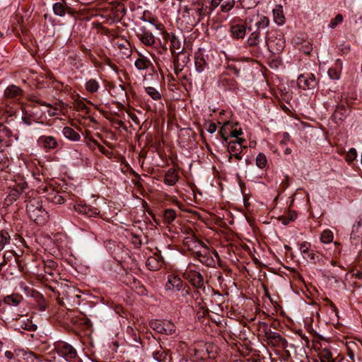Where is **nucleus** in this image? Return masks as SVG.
<instances>
[{"instance_id":"473e14b6","label":"nucleus","mask_w":362,"mask_h":362,"mask_svg":"<svg viewBox=\"0 0 362 362\" xmlns=\"http://www.w3.org/2000/svg\"><path fill=\"white\" fill-rule=\"evenodd\" d=\"M113 43L119 49H124L127 50V52H123L127 57H129L132 54V50L129 49L130 44L126 39H122L120 40L115 41L114 40Z\"/></svg>"},{"instance_id":"680f3d73","label":"nucleus","mask_w":362,"mask_h":362,"mask_svg":"<svg viewBox=\"0 0 362 362\" xmlns=\"http://www.w3.org/2000/svg\"><path fill=\"white\" fill-rule=\"evenodd\" d=\"M240 362H261L258 356L253 355L248 358H244Z\"/></svg>"},{"instance_id":"09e8293b","label":"nucleus","mask_w":362,"mask_h":362,"mask_svg":"<svg viewBox=\"0 0 362 362\" xmlns=\"http://www.w3.org/2000/svg\"><path fill=\"white\" fill-rule=\"evenodd\" d=\"M329 77L332 80H338L341 76V71L337 68L331 67L327 71Z\"/></svg>"},{"instance_id":"5701e85b","label":"nucleus","mask_w":362,"mask_h":362,"mask_svg":"<svg viewBox=\"0 0 362 362\" xmlns=\"http://www.w3.org/2000/svg\"><path fill=\"white\" fill-rule=\"evenodd\" d=\"M178 179L179 175L176 172V170L170 168L166 171L163 182L168 186H173L178 181Z\"/></svg>"},{"instance_id":"39448f33","label":"nucleus","mask_w":362,"mask_h":362,"mask_svg":"<svg viewBox=\"0 0 362 362\" xmlns=\"http://www.w3.org/2000/svg\"><path fill=\"white\" fill-rule=\"evenodd\" d=\"M183 278L187 280L194 288L205 289L204 279L200 272L194 269L186 270L183 273Z\"/></svg>"},{"instance_id":"dca6fc26","label":"nucleus","mask_w":362,"mask_h":362,"mask_svg":"<svg viewBox=\"0 0 362 362\" xmlns=\"http://www.w3.org/2000/svg\"><path fill=\"white\" fill-rule=\"evenodd\" d=\"M162 34L164 40L170 41V49L174 57L175 50L179 49L181 47V42L173 33H168L166 30H163Z\"/></svg>"},{"instance_id":"0eeeda50","label":"nucleus","mask_w":362,"mask_h":362,"mask_svg":"<svg viewBox=\"0 0 362 362\" xmlns=\"http://www.w3.org/2000/svg\"><path fill=\"white\" fill-rule=\"evenodd\" d=\"M297 83L303 90H311L317 87L318 81L312 73L300 74L297 79Z\"/></svg>"},{"instance_id":"052dcab7","label":"nucleus","mask_w":362,"mask_h":362,"mask_svg":"<svg viewBox=\"0 0 362 362\" xmlns=\"http://www.w3.org/2000/svg\"><path fill=\"white\" fill-rule=\"evenodd\" d=\"M243 134V132L242 129H233H233H230V130L229 136L231 137L238 138V137H239L240 135H242Z\"/></svg>"},{"instance_id":"a19ab883","label":"nucleus","mask_w":362,"mask_h":362,"mask_svg":"<svg viewBox=\"0 0 362 362\" xmlns=\"http://www.w3.org/2000/svg\"><path fill=\"white\" fill-rule=\"evenodd\" d=\"M165 321L161 320H153L149 322L150 327L158 333L161 334Z\"/></svg>"},{"instance_id":"3c124183","label":"nucleus","mask_w":362,"mask_h":362,"mask_svg":"<svg viewBox=\"0 0 362 362\" xmlns=\"http://www.w3.org/2000/svg\"><path fill=\"white\" fill-rule=\"evenodd\" d=\"M180 362H206L205 361V357L201 356L199 354V351L197 350H195L194 356L191 358L189 360L185 359L182 360Z\"/></svg>"},{"instance_id":"423d86ee","label":"nucleus","mask_w":362,"mask_h":362,"mask_svg":"<svg viewBox=\"0 0 362 362\" xmlns=\"http://www.w3.org/2000/svg\"><path fill=\"white\" fill-rule=\"evenodd\" d=\"M37 144L46 153L57 151L59 149V143L52 136H40L37 140Z\"/></svg>"},{"instance_id":"2f4dec72","label":"nucleus","mask_w":362,"mask_h":362,"mask_svg":"<svg viewBox=\"0 0 362 362\" xmlns=\"http://www.w3.org/2000/svg\"><path fill=\"white\" fill-rule=\"evenodd\" d=\"M69 8L65 0H62L60 2H57L53 5V11L54 13L59 16H64L66 10Z\"/></svg>"},{"instance_id":"c9c22d12","label":"nucleus","mask_w":362,"mask_h":362,"mask_svg":"<svg viewBox=\"0 0 362 362\" xmlns=\"http://www.w3.org/2000/svg\"><path fill=\"white\" fill-rule=\"evenodd\" d=\"M177 216L176 212L174 209H168L163 211V221L165 224L172 223Z\"/></svg>"},{"instance_id":"13d9d810","label":"nucleus","mask_w":362,"mask_h":362,"mask_svg":"<svg viewBox=\"0 0 362 362\" xmlns=\"http://www.w3.org/2000/svg\"><path fill=\"white\" fill-rule=\"evenodd\" d=\"M22 120L25 124L30 125L33 123V119L30 115H27V112L23 111Z\"/></svg>"},{"instance_id":"6e6d98bb","label":"nucleus","mask_w":362,"mask_h":362,"mask_svg":"<svg viewBox=\"0 0 362 362\" xmlns=\"http://www.w3.org/2000/svg\"><path fill=\"white\" fill-rule=\"evenodd\" d=\"M227 69L233 71L236 77L240 76V68L238 67L235 64H228L226 66Z\"/></svg>"},{"instance_id":"de8ad7c7","label":"nucleus","mask_w":362,"mask_h":362,"mask_svg":"<svg viewBox=\"0 0 362 362\" xmlns=\"http://www.w3.org/2000/svg\"><path fill=\"white\" fill-rule=\"evenodd\" d=\"M256 165L259 168H264L267 165V159L263 153H259L256 158Z\"/></svg>"},{"instance_id":"412c9836","label":"nucleus","mask_w":362,"mask_h":362,"mask_svg":"<svg viewBox=\"0 0 362 362\" xmlns=\"http://www.w3.org/2000/svg\"><path fill=\"white\" fill-rule=\"evenodd\" d=\"M31 297L35 300L37 308L40 311L43 312L46 310L47 303L42 294L35 290H33L31 292Z\"/></svg>"},{"instance_id":"49530a36","label":"nucleus","mask_w":362,"mask_h":362,"mask_svg":"<svg viewBox=\"0 0 362 362\" xmlns=\"http://www.w3.org/2000/svg\"><path fill=\"white\" fill-rule=\"evenodd\" d=\"M320 240L323 243H330L333 240V233L329 230H325L320 237Z\"/></svg>"},{"instance_id":"ddd939ff","label":"nucleus","mask_w":362,"mask_h":362,"mask_svg":"<svg viewBox=\"0 0 362 362\" xmlns=\"http://www.w3.org/2000/svg\"><path fill=\"white\" fill-rule=\"evenodd\" d=\"M246 146H240L238 142H229L228 144V152L230 153L228 161L232 162V158L234 157L235 159L240 160L242 159V151L246 148Z\"/></svg>"},{"instance_id":"79ce46f5","label":"nucleus","mask_w":362,"mask_h":362,"mask_svg":"<svg viewBox=\"0 0 362 362\" xmlns=\"http://www.w3.org/2000/svg\"><path fill=\"white\" fill-rule=\"evenodd\" d=\"M175 331L176 327L173 323L169 321H165L161 334L165 335H171L175 333Z\"/></svg>"},{"instance_id":"6e6552de","label":"nucleus","mask_w":362,"mask_h":362,"mask_svg":"<svg viewBox=\"0 0 362 362\" xmlns=\"http://www.w3.org/2000/svg\"><path fill=\"white\" fill-rule=\"evenodd\" d=\"M74 209L78 214L87 218L98 217L100 214V210L98 208L93 207L86 203L77 202L74 204Z\"/></svg>"},{"instance_id":"cd10ccee","label":"nucleus","mask_w":362,"mask_h":362,"mask_svg":"<svg viewBox=\"0 0 362 362\" xmlns=\"http://www.w3.org/2000/svg\"><path fill=\"white\" fill-rule=\"evenodd\" d=\"M141 33H138V36H139L141 41L148 46L153 45L155 40L152 33L146 30L144 28H141Z\"/></svg>"},{"instance_id":"c85d7f7f","label":"nucleus","mask_w":362,"mask_h":362,"mask_svg":"<svg viewBox=\"0 0 362 362\" xmlns=\"http://www.w3.org/2000/svg\"><path fill=\"white\" fill-rule=\"evenodd\" d=\"M23 299V298L21 295L13 293L6 296L4 299V302L8 305L17 306Z\"/></svg>"},{"instance_id":"393cba45","label":"nucleus","mask_w":362,"mask_h":362,"mask_svg":"<svg viewBox=\"0 0 362 362\" xmlns=\"http://www.w3.org/2000/svg\"><path fill=\"white\" fill-rule=\"evenodd\" d=\"M302 255L305 259L309 260L312 264H320L322 262L323 259L322 255L319 252L315 251L312 249H310L308 253L303 252Z\"/></svg>"},{"instance_id":"338daca9","label":"nucleus","mask_w":362,"mask_h":362,"mask_svg":"<svg viewBox=\"0 0 362 362\" xmlns=\"http://www.w3.org/2000/svg\"><path fill=\"white\" fill-rule=\"evenodd\" d=\"M93 142L98 146L99 151L103 154L107 155L109 153V151L104 146H103L101 144H100L97 141H94Z\"/></svg>"},{"instance_id":"7ed1b4c3","label":"nucleus","mask_w":362,"mask_h":362,"mask_svg":"<svg viewBox=\"0 0 362 362\" xmlns=\"http://www.w3.org/2000/svg\"><path fill=\"white\" fill-rule=\"evenodd\" d=\"M264 336L267 338L268 342L272 344L274 346H279L283 349H286L288 346L287 340L281 337V335L275 332H272L267 323H264Z\"/></svg>"},{"instance_id":"6ab92c4d","label":"nucleus","mask_w":362,"mask_h":362,"mask_svg":"<svg viewBox=\"0 0 362 362\" xmlns=\"http://www.w3.org/2000/svg\"><path fill=\"white\" fill-rule=\"evenodd\" d=\"M185 284L182 280L175 275H169L168 277V281L165 284L166 290H172L175 288L177 291H180Z\"/></svg>"},{"instance_id":"a18cd8bd","label":"nucleus","mask_w":362,"mask_h":362,"mask_svg":"<svg viewBox=\"0 0 362 362\" xmlns=\"http://www.w3.org/2000/svg\"><path fill=\"white\" fill-rule=\"evenodd\" d=\"M10 239V235L7 231H0V250L4 249L5 245L9 243Z\"/></svg>"},{"instance_id":"c756f323","label":"nucleus","mask_w":362,"mask_h":362,"mask_svg":"<svg viewBox=\"0 0 362 362\" xmlns=\"http://www.w3.org/2000/svg\"><path fill=\"white\" fill-rule=\"evenodd\" d=\"M62 132L66 139L74 141H77L81 138L80 134L70 127H64Z\"/></svg>"},{"instance_id":"37998d69","label":"nucleus","mask_w":362,"mask_h":362,"mask_svg":"<svg viewBox=\"0 0 362 362\" xmlns=\"http://www.w3.org/2000/svg\"><path fill=\"white\" fill-rule=\"evenodd\" d=\"M20 327L27 331H35L37 326L33 324L32 320L27 319L26 320H22L20 322Z\"/></svg>"},{"instance_id":"9b49d317","label":"nucleus","mask_w":362,"mask_h":362,"mask_svg":"<svg viewBox=\"0 0 362 362\" xmlns=\"http://www.w3.org/2000/svg\"><path fill=\"white\" fill-rule=\"evenodd\" d=\"M164 264V259L160 254V251H158L150 256L146 262V265L149 270L157 271L160 269Z\"/></svg>"},{"instance_id":"c03bdc74","label":"nucleus","mask_w":362,"mask_h":362,"mask_svg":"<svg viewBox=\"0 0 362 362\" xmlns=\"http://www.w3.org/2000/svg\"><path fill=\"white\" fill-rule=\"evenodd\" d=\"M145 91L154 100L161 99V94L153 87H146Z\"/></svg>"},{"instance_id":"bf43d9fd","label":"nucleus","mask_w":362,"mask_h":362,"mask_svg":"<svg viewBox=\"0 0 362 362\" xmlns=\"http://www.w3.org/2000/svg\"><path fill=\"white\" fill-rule=\"evenodd\" d=\"M173 64L174 72L177 76H178L185 66H181V64L180 63V62H176L175 59L173 60Z\"/></svg>"},{"instance_id":"58836bf2","label":"nucleus","mask_w":362,"mask_h":362,"mask_svg":"<svg viewBox=\"0 0 362 362\" xmlns=\"http://www.w3.org/2000/svg\"><path fill=\"white\" fill-rule=\"evenodd\" d=\"M238 123H234L230 121L226 122L221 127V128L218 131V134L221 136V137H223L225 136H229V132L230 129L234 128L235 126H236Z\"/></svg>"},{"instance_id":"f8f14e48","label":"nucleus","mask_w":362,"mask_h":362,"mask_svg":"<svg viewBox=\"0 0 362 362\" xmlns=\"http://www.w3.org/2000/svg\"><path fill=\"white\" fill-rule=\"evenodd\" d=\"M235 4V0H211L209 9L212 11L220 6L221 11L226 13L234 8Z\"/></svg>"},{"instance_id":"20e7f679","label":"nucleus","mask_w":362,"mask_h":362,"mask_svg":"<svg viewBox=\"0 0 362 362\" xmlns=\"http://www.w3.org/2000/svg\"><path fill=\"white\" fill-rule=\"evenodd\" d=\"M55 349L58 354L62 356L67 361L76 358L77 356V352L75 348L65 341H57L55 344Z\"/></svg>"},{"instance_id":"ea45409f","label":"nucleus","mask_w":362,"mask_h":362,"mask_svg":"<svg viewBox=\"0 0 362 362\" xmlns=\"http://www.w3.org/2000/svg\"><path fill=\"white\" fill-rule=\"evenodd\" d=\"M86 90L90 93H96L99 88V83L95 79H90L85 84Z\"/></svg>"},{"instance_id":"a211bd4d","label":"nucleus","mask_w":362,"mask_h":362,"mask_svg":"<svg viewBox=\"0 0 362 362\" xmlns=\"http://www.w3.org/2000/svg\"><path fill=\"white\" fill-rule=\"evenodd\" d=\"M237 81L228 76V74H223L218 78V86L228 90H235L237 88Z\"/></svg>"},{"instance_id":"b1692460","label":"nucleus","mask_w":362,"mask_h":362,"mask_svg":"<svg viewBox=\"0 0 362 362\" xmlns=\"http://www.w3.org/2000/svg\"><path fill=\"white\" fill-rule=\"evenodd\" d=\"M230 31L233 37L241 39L246 34V27L245 24H233L230 28Z\"/></svg>"},{"instance_id":"8fccbe9b","label":"nucleus","mask_w":362,"mask_h":362,"mask_svg":"<svg viewBox=\"0 0 362 362\" xmlns=\"http://www.w3.org/2000/svg\"><path fill=\"white\" fill-rule=\"evenodd\" d=\"M96 28L102 34L105 35L107 36H115V31L111 30L103 25V24H94Z\"/></svg>"},{"instance_id":"7c9ffc66","label":"nucleus","mask_w":362,"mask_h":362,"mask_svg":"<svg viewBox=\"0 0 362 362\" xmlns=\"http://www.w3.org/2000/svg\"><path fill=\"white\" fill-rule=\"evenodd\" d=\"M46 199L47 200L48 202L54 204H62L66 200L64 197L58 192L49 194L48 196L46 197Z\"/></svg>"},{"instance_id":"4d7b16f0","label":"nucleus","mask_w":362,"mask_h":362,"mask_svg":"<svg viewBox=\"0 0 362 362\" xmlns=\"http://www.w3.org/2000/svg\"><path fill=\"white\" fill-rule=\"evenodd\" d=\"M300 250L301 254L303 252H309V250L311 249V244L309 242L304 241L300 244Z\"/></svg>"},{"instance_id":"9d476101","label":"nucleus","mask_w":362,"mask_h":362,"mask_svg":"<svg viewBox=\"0 0 362 362\" xmlns=\"http://www.w3.org/2000/svg\"><path fill=\"white\" fill-rule=\"evenodd\" d=\"M13 136L12 131L4 124L0 123V150L10 146Z\"/></svg>"},{"instance_id":"a878e982","label":"nucleus","mask_w":362,"mask_h":362,"mask_svg":"<svg viewBox=\"0 0 362 362\" xmlns=\"http://www.w3.org/2000/svg\"><path fill=\"white\" fill-rule=\"evenodd\" d=\"M126 333L127 337L129 338V340L132 343V345L136 347H139V346L136 344H141V341L140 339V334L138 330L134 329L132 327L128 326L127 327Z\"/></svg>"},{"instance_id":"69168bd1","label":"nucleus","mask_w":362,"mask_h":362,"mask_svg":"<svg viewBox=\"0 0 362 362\" xmlns=\"http://www.w3.org/2000/svg\"><path fill=\"white\" fill-rule=\"evenodd\" d=\"M283 139L280 141L281 145L286 144V143L290 140V135L288 132L283 133Z\"/></svg>"},{"instance_id":"4468645a","label":"nucleus","mask_w":362,"mask_h":362,"mask_svg":"<svg viewBox=\"0 0 362 362\" xmlns=\"http://www.w3.org/2000/svg\"><path fill=\"white\" fill-rule=\"evenodd\" d=\"M349 110L346 105H338L334 113L331 116V119L336 123L342 122L348 116Z\"/></svg>"},{"instance_id":"e433bc0d","label":"nucleus","mask_w":362,"mask_h":362,"mask_svg":"<svg viewBox=\"0 0 362 362\" xmlns=\"http://www.w3.org/2000/svg\"><path fill=\"white\" fill-rule=\"evenodd\" d=\"M132 288L134 289L135 292L139 296H147L148 294V291L145 286L143 284H141V281L135 279L132 282Z\"/></svg>"},{"instance_id":"bb28decb","label":"nucleus","mask_w":362,"mask_h":362,"mask_svg":"<svg viewBox=\"0 0 362 362\" xmlns=\"http://www.w3.org/2000/svg\"><path fill=\"white\" fill-rule=\"evenodd\" d=\"M134 65L139 70H145L153 66L149 59L141 54H139V58L135 61Z\"/></svg>"},{"instance_id":"2eb2a0df","label":"nucleus","mask_w":362,"mask_h":362,"mask_svg":"<svg viewBox=\"0 0 362 362\" xmlns=\"http://www.w3.org/2000/svg\"><path fill=\"white\" fill-rule=\"evenodd\" d=\"M296 47L300 52L308 55L313 50L312 43L307 39L296 36L293 39Z\"/></svg>"},{"instance_id":"0e129e2a","label":"nucleus","mask_w":362,"mask_h":362,"mask_svg":"<svg viewBox=\"0 0 362 362\" xmlns=\"http://www.w3.org/2000/svg\"><path fill=\"white\" fill-rule=\"evenodd\" d=\"M326 300L328 302L329 306L331 308L332 311L335 313L336 315H337L338 313V309L336 306V305L329 299L327 298Z\"/></svg>"},{"instance_id":"864d4df0","label":"nucleus","mask_w":362,"mask_h":362,"mask_svg":"<svg viewBox=\"0 0 362 362\" xmlns=\"http://www.w3.org/2000/svg\"><path fill=\"white\" fill-rule=\"evenodd\" d=\"M181 292V296L185 298H187L188 296L191 297L192 295V289L187 284H185V285L180 290Z\"/></svg>"},{"instance_id":"f257e3e1","label":"nucleus","mask_w":362,"mask_h":362,"mask_svg":"<svg viewBox=\"0 0 362 362\" xmlns=\"http://www.w3.org/2000/svg\"><path fill=\"white\" fill-rule=\"evenodd\" d=\"M194 58L195 69L199 73H202L206 69L217 66L220 64V57L216 50H206L200 47L195 52Z\"/></svg>"},{"instance_id":"4c0bfd02","label":"nucleus","mask_w":362,"mask_h":362,"mask_svg":"<svg viewBox=\"0 0 362 362\" xmlns=\"http://www.w3.org/2000/svg\"><path fill=\"white\" fill-rule=\"evenodd\" d=\"M272 11L274 23H284L285 18L283 12L282 6L276 5Z\"/></svg>"},{"instance_id":"72a5a7b5","label":"nucleus","mask_w":362,"mask_h":362,"mask_svg":"<svg viewBox=\"0 0 362 362\" xmlns=\"http://www.w3.org/2000/svg\"><path fill=\"white\" fill-rule=\"evenodd\" d=\"M319 357L322 362H335L332 353L328 348L322 349L319 353Z\"/></svg>"},{"instance_id":"1a4fd4ad","label":"nucleus","mask_w":362,"mask_h":362,"mask_svg":"<svg viewBox=\"0 0 362 362\" xmlns=\"http://www.w3.org/2000/svg\"><path fill=\"white\" fill-rule=\"evenodd\" d=\"M27 187L28 185L24 182L16 184L13 187H10L8 194L4 199V203L7 205L12 204L20 197Z\"/></svg>"},{"instance_id":"603ef678","label":"nucleus","mask_w":362,"mask_h":362,"mask_svg":"<svg viewBox=\"0 0 362 362\" xmlns=\"http://www.w3.org/2000/svg\"><path fill=\"white\" fill-rule=\"evenodd\" d=\"M354 346H356V344L354 342H351L346 345L347 356L352 361V362H355V355L353 350V347Z\"/></svg>"},{"instance_id":"774afa93","label":"nucleus","mask_w":362,"mask_h":362,"mask_svg":"<svg viewBox=\"0 0 362 362\" xmlns=\"http://www.w3.org/2000/svg\"><path fill=\"white\" fill-rule=\"evenodd\" d=\"M191 298L194 299L195 301H197V300H199V298H201V293L198 291L197 288V290L194 291L193 292L192 291Z\"/></svg>"},{"instance_id":"aec40b11","label":"nucleus","mask_w":362,"mask_h":362,"mask_svg":"<svg viewBox=\"0 0 362 362\" xmlns=\"http://www.w3.org/2000/svg\"><path fill=\"white\" fill-rule=\"evenodd\" d=\"M153 358L158 362H168L170 359L169 350L165 349L158 344V349L153 352Z\"/></svg>"},{"instance_id":"e2e57ef3","label":"nucleus","mask_w":362,"mask_h":362,"mask_svg":"<svg viewBox=\"0 0 362 362\" xmlns=\"http://www.w3.org/2000/svg\"><path fill=\"white\" fill-rule=\"evenodd\" d=\"M217 129L216 124L214 122H210L208 127H206V130L209 133L213 134Z\"/></svg>"},{"instance_id":"4be33fe9","label":"nucleus","mask_w":362,"mask_h":362,"mask_svg":"<svg viewBox=\"0 0 362 362\" xmlns=\"http://www.w3.org/2000/svg\"><path fill=\"white\" fill-rule=\"evenodd\" d=\"M268 25L269 24H256L257 26V30L250 34L247 40L249 46L255 47L259 44L260 37L259 29L266 28Z\"/></svg>"},{"instance_id":"f3484780","label":"nucleus","mask_w":362,"mask_h":362,"mask_svg":"<svg viewBox=\"0 0 362 362\" xmlns=\"http://www.w3.org/2000/svg\"><path fill=\"white\" fill-rule=\"evenodd\" d=\"M23 90L16 85H9L4 90V97L8 99L20 100L23 95Z\"/></svg>"},{"instance_id":"5fc2aeb1","label":"nucleus","mask_w":362,"mask_h":362,"mask_svg":"<svg viewBox=\"0 0 362 362\" xmlns=\"http://www.w3.org/2000/svg\"><path fill=\"white\" fill-rule=\"evenodd\" d=\"M357 157L356 150L354 148H351L346 156V160L349 163L353 162Z\"/></svg>"},{"instance_id":"f03ea898","label":"nucleus","mask_w":362,"mask_h":362,"mask_svg":"<svg viewBox=\"0 0 362 362\" xmlns=\"http://www.w3.org/2000/svg\"><path fill=\"white\" fill-rule=\"evenodd\" d=\"M29 218L37 225H44L48 220V212L43 208L40 197L30 199L26 205Z\"/></svg>"},{"instance_id":"f704fd0d","label":"nucleus","mask_w":362,"mask_h":362,"mask_svg":"<svg viewBox=\"0 0 362 362\" xmlns=\"http://www.w3.org/2000/svg\"><path fill=\"white\" fill-rule=\"evenodd\" d=\"M184 50L185 49L183 48L177 54L176 57L175 56L173 57L176 62H180L181 66H185L190 61L189 54L186 53Z\"/></svg>"}]
</instances>
